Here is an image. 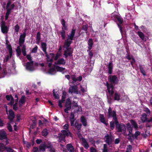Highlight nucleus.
I'll use <instances>...</instances> for the list:
<instances>
[{"instance_id":"nucleus-1","label":"nucleus","mask_w":152,"mask_h":152,"mask_svg":"<svg viewBox=\"0 0 152 152\" xmlns=\"http://www.w3.org/2000/svg\"><path fill=\"white\" fill-rule=\"evenodd\" d=\"M75 31V29L72 28L70 33L68 35L67 37L64 42L63 47L66 49V50L64 51V55L66 58H67L68 56L71 57L72 56L73 50L69 46L72 42V41L73 40Z\"/></svg>"},{"instance_id":"nucleus-2","label":"nucleus","mask_w":152,"mask_h":152,"mask_svg":"<svg viewBox=\"0 0 152 152\" xmlns=\"http://www.w3.org/2000/svg\"><path fill=\"white\" fill-rule=\"evenodd\" d=\"M111 18L115 22L117 23V21L118 22V23H117V24L120 29V32L122 34L123 31L121 25L123 23V19L119 15L113 13L112 14Z\"/></svg>"},{"instance_id":"nucleus-3","label":"nucleus","mask_w":152,"mask_h":152,"mask_svg":"<svg viewBox=\"0 0 152 152\" xmlns=\"http://www.w3.org/2000/svg\"><path fill=\"white\" fill-rule=\"evenodd\" d=\"M8 43H10L9 41L7 40L6 41V48L8 50L9 55H7L6 56V58L3 60V62L4 63H7L8 61L12 57L13 50L12 48V46L10 44H8Z\"/></svg>"},{"instance_id":"nucleus-4","label":"nucleus","mask_w":152,"mask_h":152,"mask_svg":"<svg viewBox=\"0 0 152 152\" xmlns=\"http://www.w3.org/2000/svg\"><path fill=\"white\" fill-rule=\"evenodd\" d=\"M108 115V118L112 117L113 120H115V122L116 121V119H117V117L116 111L115 110H112V109L110 107H109Z\"/></svg>"},{"instance_id":"nucleus-5","label":"nucleus","mask_w":152,"mask_h":152,"mask_svg":"<svg viewBox=\"0 0 152 152\" xmlns=\"http://www.w3.org/2000/svg\"><path fill=\"white\" fill-rule=\"evenodd\" d=\"M116 128L117 129V132H123L125 133L126 131V127L125 124L123 123L117 124H116Z\"/></svg>"},{"instance_id":"nucleus-6","label":"nucleus","mask_w":152,"mask_h":152,"mask_svg":"<svg viewBox=\"0 0 152 152\" xmlns=\"http://www.w3.org/2000/svg\"><path fill=\"white\" fill-rule=\"evenodd\" d=\"M0 26L1 31L3 34H6L8 33L9 30V28L6 25L5 21L3 20L1 21Z\"/></svg>"},{"instance_id":"nucleus-7","label":"nucleus","mask_w":152,"mask_h":152,"mask_svg":"<svg viewBox=\"0 0 152 152\" xmlns=\"http://www.w3.org/2000/svg\"><path fill=\"white\" fill-rule=\"evenodd\" d=\"M65 107L66 108L64 110V112L67 113H68V111L70 110L72 107V102L69 98L66 99Z\"/></svg>"},{"instance_id":"nucleus-8","label":"nucleus","mask_w":152,"mask_h":152,"mask_svg":"<svg viewBox=\"0 0 152 152\" xmlns=\"http://www.w3.org/2000/svg\"><path fill=\"white\" fill-rule=\"evenodd\" d=\"M106 83L108 92L110 94V96H113L114 93V86L112 84H109L107 82Z\"/></svg>"},{"instance_id":"nucleus-9","label":"nucleus","mask_w":152,"mask_h":152,"mask_svg":"<svg viewBox=\"0 0 152 152\" xmlns=\"http://www.w3.org/2000/svg\"><path fill=\"white\" fill-rule=\"evenodd\" d=\"M109 80L112 83L117 84L118 83V80L116 75H110L109 77Z\"/></svg>"},{"instance_id":"nucleus-10","label":"nucleus","mask_w":152,"mask_h":152,"mask_svg":"<svg viewBox=\"0 0 152 152\" xmlns=\"http://www.w3.org/2000/svg\"><path fill=\"white\" fill-rule=\"evenodd\" d=\"M68 92L71 94L72 93L78 94V91L77 86H74L70 87L69 89Z\"/></svg>"},{"instance_id":"nucleus-11","label":"nucleus","mask_w":152,"mask_h":152,"mask_svg":"<svg viewBox=\"0 0 152 152\" xmlns=\"http://www.w3.org/2000/svg\"><path fill=\"white\" fill-rule=\"evenodd\" d=\"M9 115L8 116V118L10 120V122H12L15 118L14 113L12 109H10L9 110Z\"/></svg>"},{"instance_id":"nucleus-12","label":"nucleus","mask_w":152,"mask_h":152,"mask_svg":"<svg viewBox=\"0 0 152 152\" xmlns=\"http://www.w3.org/2000/svg\"><path fill=\"white\" fill-rule=\"evenodd\" d=\"M7 137L6 132L4 130H0V140H7Z\"/></svg>"},{"instance_id":"nucleus-13","label":"nucleus","mask_w":152,"mask_h":152,"mask_svg":"<svg viewBox=\"0 0 152 152\" xmlns=\"http://www.w3.org/2000/svg\"><path fill=\"white\" fill-rule=\"evenodd\" d=\"M105 137H106L105 142L108 145L111 144L113 140L112 136H109L108 134H107Z\"/></svg>"},{"instance_id":"nucleus-14","label":"nucleus","mask_w":152,"mask_h":152,"mask_svg":"<svg viewBox=\"0 0 152 152\" xmlns=\"http://www.w3.org/2000/svg\"><path fill=\"white\" fill-rule=\"evenodd\" d=\"M33 64V61H31V62H27L26 64V68L27 70L29 71L33 70V67L32 66Z\"/></svg>"},{"instance_id":"nucleus-15","label":"nucleus","mask_w":152,"mask_h":152,"mask_svg":"<svg viewBox=\"0 0 152 152\" xmlns=\"http://www.w3.org/2000/svg\"><path fill=\"white\" fill-rule=\"evenodd\" d=\"M57 137L59 138V139L58 140L59 142H61L62 141L65 142L66 141V137L61 133L58 134V136Z\"/></svg>"},{"instance_id":"nucleus-16","label":"nucleus","mask_w":152,"mask_h":152,"mask_svg":"<svg viewBox=\"0 0 152 152\" xmlns=\"http://www.w3.org/2000/svg\"><path fill=\"white\" fill-rule=\"evenodd\" d=\"M99 120L101 122L107 126L108 124V123L106 122L105 118L103 114H100L99 115Z\"/></svg>"},{"instance_id":"nucleus-17","label":"nucleus","mask_w":152,"mask_h":152,"mask_svg":"<svg viewBox=\"0 0 152 152\" xmlns=\"http://www.w3.org/2000/svg\"><path fill=\"white\" fill-rule=\"evenodd\" d=\"M81 140H82L83 145L84 148L86 149H87L89 148V146L86 139L83 137H82L81 139Z\"/></svg>"},{"instance_id":"nucleus-18","label":"nucleus","mask_w":152,"mask_h":152,"mask_svg":"<svg viewBox=\"0 0 152 152\" xmlns=\"http://www.w3.org/2000/svg\"><path fill=\"white\" fill-rule=\"evenodd\" d=\"M61 132H62V134L65 136V137H68L69 136L71 137H72V134L69 131L67 132V130H62Z\"/></svg>"},{"instance_id":"nucleus-19","label":"nucleus","mask_w":152,"mask_h":152,"mask_svg":"<svg viewBox=\"0 0 152 152\" xmlns=\"http://www.w3.org/2000/svg\"><path fill=\"white\" fill-rule=\"evenodd\" d=\"M137 34L142 41L145 42L146 40V38L145 37V35L141 31H138Z\"/></svg>"},{"instance_id":"nucleus-20","label":"nucleus","mask_w":152,"mask_h":152,"mask_svg":"<svg viewBox=\"0 0 152 152\" xmlns=\"http://www.w3.org/2000/svg\"><path fill=\"white\" fill-rule=\"evenodd\" d=\"M116 120L117 121L116 122L115 121V120H113V121H111L110 122V128L112 130H113L114 128V124L116 126V124H118V118L116 119Z\"/></svg>"},{"instance_id":"nucleus-21","label":"nucleus","mask_w":152,"mask_h":152,"mask_svg":"<svg viewBox=\"0 0 152 152\" xmlns=\"http://www.w3.org/2000/svg\"><path fill=\"white\" fill-rule=\"evenodd\" d=\"M66 64V61L63 58L59 59L55 63V64L56 65H64Z\"/></svg>"},{"instance_id":"nucleus-22","label":"nucleus","mask_w":152,"mask_h":152,"mask_svg":"<svg viewBox=\"0 0 152 152\" xmlns=\"http://www.w3.org/2000/svg\"><path fill=\"white\" fill-rule=\"evenodd\" d=\"M66 148L69 152H74V148L71 144H69L66 145Z\"/></svg>"},{"instance_id":"nucleus-23","label":"nucleus","mask_w":152,"mask_h":152,"mask_svg":"<svg viewBox=\"0 0 152 152\" xmlns=\"http://www.w3.org/2000/svg\"><path fill=\"white\" fill-rule=\"evenodd\" d=\"M108 73L109 74H111L112 73L113 69V63L112 61L109 62L108 65Z\"/></svg>"},{"instance_id":"nucleus-24","label":"nucleus","mask_w":152,"mask_h":152,"mask_svg":"<svg viewBox=\"0 0 152 152\" xmlns=\"http://www.w3.org/2000/svg\"><path fill=\"white\" fill-rule=\"evenodd\" d=\"M39 148L40 152H44L46 148V144L45 143L41 144L39 146Z\"/></svg>"},{"instance_id":"nucleus-25","label":"nucleus","mask_w":152,"mask_h":152,"mask_svg":"<svg viewBox=\"0 0 152 152\" xmlns=\"http://www.w3.org/2000/svg\"><path fill=\"white\" fill-rule=\"evenodd\" d=\"M74 126L77 130L78 132H80L82 124L80 123L79 124L77 123V122L76 121L75 123Z\"/></svg>"},{"instance_id":"nucleus-26","label":"nucleus","mask_w":152,"mask_h":152,"mask_svg":"<svg viewBox=\"0 0 152 152\" xmlns=\"http://www.w3.org/2000/svg\"><path fill=\"white\" fill-rule=\"evenodd\" d=\"M26 36V31H25L23 33V34H22L20 35L19 39V41L24 42Z\"/></svg>"},{"instance_id":"nucleus-27","label":"nucleus","mask_w":152,"mask_h":152,"mask_svg":"<svg viewBox=\"0 0 152 152\" xmlns=\"http://www.w3.org/2000/svg\"><path fill=\"white\" fill-rule=\"evenodd\" d=\"M61 23L62 26V27L61 28H63V29H64L67 30L68 28L67 26L66 25L65 21L64 19L62 18L61 19Z\"/></svg>"},{"instance_id":"nucleus-28","label":"nucleus","mask_w":152,"mask_h":152,"mask_svg":"<svg viewBox=\"0 0 152 152\" xmlns=\"http://www.w3.org/2000/svg\"><path fill=\"white\" fill-rule=\"evenodd\" d=\"M141 120L143 123L147 122V115L145 113H143L142 115Z\"/></svg>"},{"instance_id":"nucleus-29","label":"nucleus","mask_w":152,"mask_h":152,"mask_svg":"<svg viewBox=\"0 0 152 152\" xmlns=\"http://www.w3.org/2000/svg\"><path fill=\"white\" fill-rule=\"evenodd\" d=\"M126 125L127 126V129L129 131V134H132V127L130 123H128L126 124Z\"/></svg>"},{"instance_id":"nucleus-30","label":"nucleus","mask_w":152,"mask_h":152,"mask_svg":"<svg viewBox=\"0 0 152 152\" xmlns=\"http://www.w3.org/2000/svg\"><path fill=\"white\" fill-rule=\"evenodd\" d=\"M42 50L44 53L46 52L47 44L45 42H42L41 44Z\"/></svg>"},{"instance_id":"nucleus-31","label":"nucleus","mask_w":152,"mask_h":152,"mask_svg":"<svg viewBox=\"0 0 152 152\" xmlns=\"http://www.w3.org/2000/svg\"><path fill=\"white\" fill-rule=\"evenodd\" d=\"M55 67L57 71L61 72L63 71L65 69V68H64L62 67L57 65H55Z\"/></svg>"},{"instance_id":"nucleus-32","label":"nucleus","mask_w":152,"mask_h":152,"mask_svg":"<svg viewBox=\"0 0 152 152\" xmlns=\"http://www.w3.org/2000/svg\"><path fill=\"white\" fill-rule=\"evenodd\" d=\"M120 95L117 92H115L114 94V100L118 101L120 99Z\"/></svg>"},{"instance_id":"nucleus-33","label":"nucleus","mask_w":152,"mask_h":152,"mask_svg":"<svg viewBox=\"0 0 152 152\" xmlns=\"http://www.w3.org/2000/svg\"><path fill=\"white\" fill-rule=\"evenodd\" d=\"M61 29H62V30L60 32V34H61L62 39H65V36H66L65 31L66 30L63 29V28H61Z\"/></svg>"},{"instance_id":"nucleus-34","label":"nucleus","mask_w":152,"mask_h":152,"mask_svg":"<svg viewBox=\"0 0 152 152\" xmlns=\"http://www.w3.org/2000/svg\"><path fill=\"white\" fill-rule=\"evenodd\" d=\"M139 67L140 72L143 75V76H145L146 75V72L144 69L143 67H142V66L141 65H140Z\"/></svg>"},{"instance_id":"nucleus-35","label":"nucleus","mask_w":152,"mask_h":152,"mask_svg":"<svg viewBox=\"0 0 152 152\" xmlns=\"http://www.w3.org/2000/svg\"><path fill=\"white\" fill-rule=\"evenodd\" d=\"M81 121L83 125L84 126H86L87 125V122L84 116H82L81 117Z\"/></svg>"},{"instance_id":"nucleus-36","label":"nucleus","mask_w":152,"mask_h":152,"mask_svg":"<svg viewBox=\"0 0 152 152\" xmlns=\"http://www.w3.org/2000/svg\"><path fill=\"white\" fill-rule=\"evenodd\" d=\"M40 32H38L37 33L36 35V43L37 44H39L40 42Z\"/></svg>"},{"instance_id":"nucleus-37","label":"nucleus","mask_w":152,"mask_h":152,"mask_svg":"<svg viewBox=\"0 0 152 152\" xmlns=\"http://www.w3.org/2000/svg\"><path fill=\"white\" fill-rule=\"evenodd\" d=\"M19 102H20V103H21L23 104H25L26 102V100L25 96L24 95H23L21 96Z\"/></svg>"},{"instance_id":"nucleus-38","label":"nucleus","mask_w":152,"mask_h":152,"mask_svg":"<svg viewBox=\"0 0 152 152\" xmlns=\"http://www.w3.org/2000/svg\"><path fill=\"white\" fill-rule=\"evenodd\" d=\"M130 121L133 126L135 129H137L138 128L137 124L134 120L131 119L130 120Z\"/></svg>"},{"instance_id":"nucleus-39","label":"nucleus","mask_w":152,"mask_h":152,"mask_svg":"<svg viewBox=\"0 0 152 152\" xmlns=\"http://www.w3.org/2000/svg\"><path fill=\"white\" fill-rule=\"evenodd\" d=\"M6 147V146L3 143H0V151H1V152L4 151L5 150Z\"/></svg>"},{"instance_id":"nucleus-40","label":"nucleus","mask_w":152,"mask_h":152,"mask_svg":"<svg viewBox=\"0 0 152 152\" xmlns=\"http://www.w3.org/2000/svg\"><path fill=\"white\" fill-rule=\"evenodd\" d=\"M26 48L25 45H23L22 47V52L23 55L24 56H25L26 55Z\"/></svg>"},{"instance_id":"nucleus-41","label":"nucleus","mask_w":152,"mask_h":152,"mask_svg":"<svg viewBox=\"0 0 152 152\" xmlns=\"http://www.w3.org/2000/svg\"><path fill=\"white\" fill-rule=\"evenodd\" d=\"M66 92L65 91H63L62 93V96L61 97V100L62 103H64L66 97Z\"/></svg>"},{"instance_id":"nucleus-42","label":"nucleus","mask_w":152,"mask_h":152,"mask_svg":"<svg viewBox=\"0 0 152 152\" xmlns=\"http://www.w3.org/2000/svg\"><path fill=\"white\" fill-rule=\"evenodd\" d=\"M88 26L87 24L83 25L81 28V29L82 30L85 31L86 34L87 33L88 29Z\"/></svg>"},{"instance_id":"nucleus-43","label":"nucleus","mask_w":152,"mask_h":152,"mask_svg":"<svg viewBox=\"0 0 152 152\" xmlns=\"http://www.w3.org/2000/svg\"><path fill=\"white\" fill-rule=\"evenodd\" d=\"M16 55L17 56H19L21 54V51L19 46H18L16 50Z\"/></svg>"},{"instance_id":"nucleus-44","label":"nucleus","mask_w":152,"mask_h":152,"mask_svg":"<svg viewBox=\"0 0 152 152\" xmlns=\"http://www.w3.org/2000/svg\"><path fill=\"white\" fill-rule=\"evenodd\" d=\"M48 130L46 129H44L42 132V135L45 137H46L48 134Z\"/></svg>"},{"instance_id":"nucleus-45","label":"nucleus","mask_w":152,"mask_h":152,"mask_svg":"<svg viewBox=\"0 0 152 152\" xmlns=\"http://www.w3.org/2000/svg\"><path fill=\"white\" fill-rule=\"evenodd\" d=\"M5 150H6L7 152H16L10 147H6Z\"/></svg>"},{"instance_id":"nucleus-46","label":"nucleus","mask_w":152,"mask_h":152,"mask_svg":"<svg viewBox=\"0 0 152 152\" xmlns=\"http://www.w3.org/2000/svg\"><path fill=\"white\" fill-rule=\"evenodd\" d=\"M53 96L55 98V99H59L58 95L57 94H56V93H57L56 92H55V89H53Z\"/></svg>"},{"instance_id":"nucleus-47","label":"nucleus","mask_w":152,"mask_h":152,"mask_svg":"<svg viewBox=\"0 0 152 152\" xmlns=\"http://www.w3.org/2000/svg\"><path fill=\"white\" fill-rule=\"evenodd\" d=\"M88 46H92L93 45V40L91 38H90L89 39L88 43Z\"/></svg>"},{"instance_id":"nucleus-48","label":"nucleus","mask_w":152,"mask_h":152,"mask_svg":"<svg viewBox=\"0 0 152 152\" xmlns=\"http://www.w3.org/2000/svg\"><path fill=\"white\" fill-rule=\"evenodd\" d=\"M61 53H60L58 52L56 54V56L54 57V60L55 61H56L58 59V58H59L61 56Z\"/></svg>"},{"instance_id":"nucleus-49","label":"nucleus","mask_w":152,"mask_h":152,"mask_svg":"<svg viewBox=\"0 0 152 152\" xmlns=\"http://www.w3.org/2000/svg\"><path fill=\"white\" fill-rule=\"evenodd\" d=\"M7 128L9 130V132H12V126H11V125L10 124L8 123L7 124Z\"/></svg>"},{"instance_id":"nucleus-50","label":"nucleus","mask_w":152,"mask_h":152,"mask_svg":"<svg viewBox=\"0 0 152 152\" xmlns=\"http://www.w3.org/2000/svg\"><path fill=\"white\" fill-rule=\"evenodd\" d=\"M55 66V65L54 66V67H52L49 69L48 72L49 74H52L53 72H55L56 69Z\"/></svg>"},{"instance_id":"nucleus-51","label":"nucleus","mask_w":152,"mask_h":152,"mask_svg":"<svg viewBox=\"0 0 152 152\" xmlns=\"http://www.w3.org/2000/svg\"><path fill=\"white\" fill-rule=\"evenodd\" d=\"M15 32L18 33L20 28V27L18 24H16L15 26Z\"/></svg>"},{"instance_id":"nucleus-52","label":"nucleus","mask_w":152,"mask_h":152,"mask_svg":"<svg viewBox=\"0 0 152 152\" xmlns=\"http://www.w3.org/2000/svg\"><path fill=\"white\" fill-rule=\"evenodd\" d=\"M38 49V47L36 45L35 47L32 49L31 51L32 53H35L37 52V50Z\"/></svg>"},{"instance_id":"nucleus-53","label":"nucleus","mask_w":152,"mask_h":152,"mask_svg":"<svg viewBox=\"0 0 152 152\" xmlns=\"http://www.w3.org/2000/svg\"><path fill=\"white\" fill-rule=\"evenodd\" d=\"M37 120L35 117H34V119L32 121V124H31V126H34L36 124Z\"/></svg>"},{"instance_id":"nucleus-54","label":"nucleus","mask_w":152,"mask_h":152,"mask_svg":"<svg viewBox=\"0 0 152 152\" xmlns=\"http://www.w3.org/2000/svg\"><path fill=\"white\" fill-rule=\"evenodd\" d=\"M132 149V147L131 145H129L128 146L126 149V152H130Z\"/></svg>"},{"instance_id":"nucleus-55","label":"nucleus","mask_w":152,"mask_h":152,"mask_svg":"<svg viewBox=\"0 0 152 152\" xmlns=\"http://www.w3.org/2000/svg\"><path fill=\"white\" fill-rule=\"evenodd\" d=\"M140 132L138 131L134 133V136L136 139H137V137L140 134Z\"/></svg>"},{"instance_id":"nucleus-56","label":"nucleus","mask_w":152,"mask_h":152,"mask_svg":"<svg viewBox=\"0 0 152 152\" xmlns=\"http://www.w3.org/2000/svg\"><path fill=\"white\" fill-rule=\"evenodd\" d=\"M75 119L74 113L72 112H71L70 114V120H74Z\"/></svg>"},{"instance_id":"nucleus-57","label":"nucleus","mask_w":152,"mask_h":152,"mask_svg":"<svg viewBox=\"0 0 152 152\" xmlns=\"http://www.w3.org/2000/svg\"><path fill=\"white\" fill-rule=\"evenodd\" d=\"M64 129L68 131H69V125L68 124H66L63 126Z\"/></svg>"},{"instance_id":"nucleus-58","label":"nucleus","mask_w":152,"mask_h":152,"mask_svg":"<svg viewBox=\"0 0 152 152\" xmlns=\"http://www.w3.org/2000/svg\"><path fill=\"white\" fill-rule=\"evenodd\" d=\"M26 58L30 62L31 61H32V57L31 56V55L30 54L27 55L26 56Z\"/></svg>"},{"instance_id":"nucleus-59","label":"nucleus","mask_w":152,"mask_h":152,"mask_svg":"<svg viewBox=\"0 0 152 152\" xmlns=\"http://www.w3.org/2000/svg\"><path fill=\"white\" fill-rule=\"evenodd\" d=\"M71 78L75 82L77 81V78L76 77V76L75 75H72L71 76Z\"/></svg>"},{"instance_id":"nucleus-60","label":"nucleus","mask_w":152,"mask_h":152,"mask_svg":"<svg viewBox=\"0 0 152 152\" xmlns=\"http://www.w3.org/2000/svg\"><path fill=\"white\" fill-rule=\"evenodd\" d=\"M130 134H128V136H129V137H128V139L130 141V142H132V137H134V135H132V136H131L130 135Z\"/></svg>"},{"instance_id":"nucleus-61","label":"nucleus","mask_w":152,"mask_h":152,"mask_svg":"<svg viewBox=\"0 0 152 152\" xmlns=\"http://www.w3.org/2000/svg\"><path fill=\"white\" fill-rule=\"evenodd\" d=\"M132 61H131V64L132 66H133V64L135 63V61L134 58L132 56Z\"/></svg>"},{"instance_id":"nucleus-62","label":"nucleus","mask_w":152,"mask_h":152,"mask_svg":"<svg viewBox=\"0 0 152 152\" xmlns=\"http://www.w3.org/2000/svg\"><path fill=\"white\" fill-rule=\"evenodd\" d=\"M144 111L147 113V114H150V110L148 108H145Z\"/></svg>"},{"instance_id":"nucleus-63","label":"nucleus","mask_w":152,"mask_h":152,"mask_svg":"<svg viewBox=\"0 0 152 152\" xmlns=\"http://www.w3.org/2000/svg\"><path fill=\"white\" fill-rule=\"evenodd\" d=\"M90 149L91 152H97L96 149L93 147H91Z\"/></svg>"},{"instance_id":"nucleus-64","label":"nucleus","mask_w":152,"mask_h":152,"mask_svg":"<svg viewBox=\"0 0 152 152\" xmlns=\"http://www.w3.org/2000/svg\"><path fill=\"white\" fill-rule=\"evenodd\" d=\"M93 55V54L92 52V50H91L89 52V55L90 58L91 59L92 58Z\"/></svg>"}]
</instances>
